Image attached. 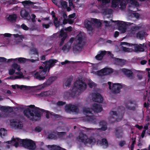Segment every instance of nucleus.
<instances>
[{"label":"nucleus","instance_id":"obj_1","mask_svg":"<svg viewBox=\"0 0 150 150\" xmlns=\"http://www.w3.org/2000/svg\"><path fill=\"white\" fill-rule=\"evenodd\" d=\"M29 107L31 109L28 108L23 111L25 115L32 121H36L40 119L41 117L40 111L44 110L35 107L34 105H31Z\"/></svg>","mask_w":150,"mask_h":150},{"label":"nucleus","instance_id":"obj_2","mask_svg":"<svg viewBox=\"0 0 150 150\" xmlns=\"http://www.w3.org/2000/svg\"><path fill=\"white\" fill-rule=\"evenodd\" d=\"M57 60L54 59H50L48 62L46 61L43 62L45 66L44 69L41 71H40L39 72H36L34 75L35 78L39 80H44L45 78V75L48 69V71L50 70L51 67L52 65L57 62Z\"/></svg>","mask_w":150,"mask_h":150},{"label":"nucleus","instance_id":"obj_3","mask_svg":"<svg viewBox=\"0 0 150 150\" xmlns=\"http://www.w3.org/2000/svg\"><path fill=\"white\" fill-rule=\"evenodd\" d=\"M103 108L100 105L94 103L92 105V108H83V111L86 113V116L92 120L94 118V114L92 113L93 111L98 113L101 112Z\"/></svg>","mask_w":150,"mask_h":150},{"label":"nucleus","instance_id":"obj_4","mask_svg":"<svg viewBox=\"0 0 150 150\" xmlns=\"http://www.w3.org/2000/svg\"><path fill=\"white\" fill-rule=\"evenodd\" d=\"M86 83L82 80H78L75 82L74 83V88L72 91V94L73 96H75L76 93V91L78 89L81 91H83L86 88Z\"/></svg>","mask_w":150,"mask_h":150},{"label":"nucleus","instance_id":"obj_5","mask_svg":"<svg viewBox=\"0 0 150 150\" xmlns=\"http://www.w3.org/2000/svg\"><path fill=\"white\" fill-rule=\"evenodd\" d=\"M17 140L25 148L30 150H34L36 147L35 143L33 140L29 139H17Z\"/></svg>","mask_w":150,"mask_h":150},{"label":"nucleus","instance_id":"obj_6","mask_svg":"<svg viewBox=\"0 0 150 150\" xmlns=\"http://www.w3.org/2000/svg\"><path fill=\"white\" fill-rule=\"evenodd\" d=\"M112 22H114L116 24L118 27V30L120 31L122 33H124L125 32L127 29V26L128 25L127 23H129L125 22L122 21H113L111 20ZM130 25V24H129Z\"/></svg>","mask_w":150,"mask_h":150},{"label":"nucleus","instance_id":"obj_7","mask_svg":"<svg viewBox=\"0 0 150 150\" xmlns=\"http://www.w3.org/2000/svg\"><path fill=\"white\" fill-rule=\"evenodd\" d=\"M112 83L110 82H108V84L109 85V88L110 90L112 89V92L114 93H119L120 91V89L122 88V86L120 83H113L112 87H111Z\"/></svg>","mask_w":150,"mask_h":150},{"label":"nucleus","instance_id":"obj_8","mask_svg":"<svg viewBox=\"0 0 150 150\" xmlns=\"http://www.w3.org/2000/svg\"><path fill=\"white\" fill-rule=\"evenodd\" d=\"M11 126L15 129H21L23 127V124L19 120L12 119L10 120Z\"/></svg>","mask_w":150,"mask_h":150},{"label":"nucleus","instance_id":"obj_9","mask_svg":"<svg viewBox=\"0 0 150 150\" xmlns=\"http://www.w3.org/2000/svg\"><path fill=\"white\" fill-rule=\"evenodd\" d=\"M93 101L96 102L101 103L103 101V99L102 96L98 93H94L92 94Z\"/></svg>","mask_w":150,"mask_h":150},{"label":"nucleus","instance_id":"obj_10","mask_svg":"<svg viewBox=\"0 0 150 150\" xmlns=\"http://www.w3.org/2000/svg\"><path fill=\"white\" fill-rule=\"evenodd\" d=\"M65 109L67 112H76L78 110L77 106L71 104L66 105L65 107Z\"/></svg>","mask_w":150,"mask_h":150},{"label":"nucleus","instance_id":"obj_11","mask_svg":"<svg viewBox=\"0 0 150 150\" xmlns=\"http://www.w3.org/2000/svg\"><path fill=\"white\" fill-rule=\"evenodd\" d=\"M120 70L127 77L130 79H132L133 78V74L131 70L123 68L121 69Z\"/></svg>","mask_w":150,"mask_h":150},{"label":"nucleus","instance_id":"obj_12","mask_svg":"<svg viewBox=\"0 0 150 150\" xmlns=\"http://www.w3.org/2000/svg\"><path fill=\"white\" fill-rule=\"evenodd\" d=\"M116 137L118 138H121L122 137L123 133L122 129L120 127H117L115 129V133Z\"/></svg>","mask_w":150,"mask_h":150},{"label":"nucleus","instance_id":"obj_13","mask_svg":"<svg viewBox=\"0 0 150 150\" xmlns=\"http://www.w3.org/2000/svg\"><path fill=\"white\" fill-rule=\"evenodd\" d=\"M107 123L105 121L102 120L99 122V126L100 127L98 128V130L105 131L107 129Z\"/></svg>","mask_w":150,"mask_h":150},{"label":"nucleus","instance_id":"obj_14","mask_svg":"<svg viewBox=\"0 0 150 150\" xmlns=\"http://www.w3.org/2000/svg\"><path fill=\"white\" fill-rule=\"evenodd\" d=\"M131 46H133L135 51L136 52H143L144 50V47L142 45L139 44V45L137 44H131Z\"/></svg>","mask_w":150,"mask_h":150},{"label":"nucleus","instance_id":"obj_15","mask_svg":"<svg viewBox=\"0 0 150 150\" xmlns=\"http://www.w3.org/2000/svg\"><path fill=\"white\" fill-rule=\"evenodd\" d=\"M20 16L22 17L26 18L27 19H30V18L28 12L24 9H22L21 10Z\"/></svg>","mask_w":150,"mask_h":150},{"label":"nucleus","instance_id":"obj_16","mask_svg":"<svg viewBox=\"0 0 150 150\" xmlns=\"http://www.w3.org/2000/svg\"><path fill=\"white\" fill-rule=\"evenodd\" d=\"M134 101H132L131 100H129L128 102V104H133L135 105V106L131 107L127 105H126L125 106L126 108L130 110H131L133 111H135L136 110V107H137V105L135 103H134Z\"/></svg>","mask_w":150,"mask_h":150},{"label":"nucleus","instance_id":"obj_17","mask_svg":"<svg viewBox=\"0 0 150 150\" xmlns=\"http://www.w3.org/2000/svg\"><path fill=\"white\" fill-rule=\"evenodd\" d=\"M84 25L85 28L88 30L92 32V28L91 24V22L88 20H85L84 21Z\"/></svg>","mask_w":150,"mask_h":150},{"label":"nucleus","instance_id":"obj_18","mask_svg":"<svg viewBox=\"0 0 150 150\" xmlns=\"http://www.w3.org/2000/svg\"><path fill=\"white\" fill-rule=\"evenodd\" d=\"M115 61L117 65L121 66L125 64L126 62V60L117 58H115Z\"/></svg>","mask_w":150,"mask_h":150},{"label":"nucleus","instance_id":"obj_19","mask_svg":"<svg viewBox=\"0 0 150 150\" xmlns=\"http://www.w3.org/2000/svg\"><path fill=\"white\" fill-rule=\"evenodd\" d=\"M87 136L86 134H84L83 133L80 132L79 134V138L82 142L85 143L86 139H87Z\"/></svg>","mask_w":150,"mask_h":150},{"label":"nucleus","instance_id":"obj_20","mask_svg":"<svg viewBox=\"0 0 150 150\" xmlns=\"http://www.w3.org/2000/svg\"><path fill=\"white\" fill-rule=\"evenodd\" d=\"M101 71L104 72L105 75L109 74L113 72L112 69L110 68H105L101 69Z\"/></svg>","mask_w":150,"mask_h":150},{"label":"nucleus","instance_id":"obj_21","mask_svg":"<svg viewBox=\"0 0 150 150\" xmlns=\"http://www.w3.org/2000/svg\"><path fill=\"white\" fill-rule=\"evenodd\" d=\"M57 77L56 76H52L49 77L46 81L47 85H49L54 81L57 79Z\"/></svg>","mask_w":150,"mask_h":150},{"label":"nucleus","instance_id":"obj_22","mask_svg":"<svg viewBox=\"0 0 150 150\" xmlns=\"http://www.w3.org/2000/svg\"><path fill=\"white\" fill-rule=\"evenodd\" d=\"M47 138L49 139L56 140L57 139V136L56 134V131L52 132V133L50 134L48 136Z\"/></svg>","mask_w":150,"mask_h":150},{"label":"nucleus","instance_id":"obj_23","mask_svg":"<svg viewBox=\"0 0 150 150\" xmlns=\"http://www.w3.org/2000/svg\"><path fill=\"white\" fill-rule=\"evenodd\" d=\"M48 146L49 148H50L52 150H66L62 148L59 146H57L54 145H52V146L48 145Z\"/></svg>","mask_w":150,"mask_h":150},{"label":"nucleus","instance_id":"obj_24","mask_svg":"<svg viewBox=\"0 0 150 150\" xmlns=\"http://www.w3.org/2000/svg\"><path fill=\"white\" fill-rule=\"evenodd\" d=\"M96 142V139L94 138L90 137L88 138L87 139L84 143L85 144H91L95 143Z\"/></svg>","mask_w":150,"mask_h":150},{"label":"nucleus","instance_id":"obj_25","mask_svg":"<svg viewBox=\"0 0 150 150\" xmlns=\"http://www.w3.org/2000/svg\"><path fill=\"white\" fill-rule=\"evenodd\" d=\"M17 18V16L15 14H13L10 15L7 18V20L8 21L11 22L16 21Z\"/></svg>","mask_w":150,"mask_h":150},{"label":"nucleus","instance_id":"obj_26","mask_svg":"<svg viewBox=\"0 0 150 150\" xmlns=\"http://www.w3.org/2000/svg\"><path fill=\"white\" fill-rule=\"evenodd\" d=\"M83 47L82 45L76 44L73 47V50L74 52H78L79 50L81 49Z\"/></svg>","mask_w":150,"mask_h":150},{"label":"nucleus","instance_id":"obj_27","mask_svg":"<svg viewBox=\"0 0 150 150\" xmlns=\"http://www.w3.org/2000/svg\"><path fill=\"white\" fill-rule=\"evenodd\" d=\"M7 134V131L4 128L0 129V136L2 138L3 136L6 135Z\"/></svg>","mask_w":150,"mask_h":150},{"label":"nucleus","instance_id":"obj_28","mask_svg":"<svg viewBox=\"0 0 150 150\" xmlns=\"http://www.w3.org/2000/svg\"><path fill=\"white\" fill-rule=\"evenodd\" d=\"M120 0H112L111 3L112 7H116L119 4Z\"/></svg>","mask_w":150,"mask_h":150},{"label":"nucleus","instance_id":"obj_29","mask_svg":"<svg viewBox=\"0 0 150 150\" xmlns=\"http://www.w3.org/2000/svg\"><path fill=\"white\" fill-rule=\"evenodd\" d=\"M56 134L58 139H61L66 134L65 132H58L56 131Z\"/></svg>","mask_w":150,"mask_h":150},{"label":"nucleus","instance_id":"obj_30","mask_svg":"<svg viewBox=\"0 0 150 150\" xmlns=\"http://www.w3.org/2000/svg\"><path fill=\"white\" fill-rule=\"evenodd\" d=\"M73 79V77H70L68 78L65 83V85L67 87H69L71 85V82Z\"/></svg>","mask_w":150,"mask_h":150},{"label":"nucleus","instance_id":"obj_31","mask_svg":"<svg viewBox=\"0 0 150 150\" xmlns=\"http://www.w3.org/2000/svg\"><path fill=\"white\" fill-rule=\"evenodd\" d=\"M92 23L96 24L98 26H100L101 25V23L99 20L96 18H92L91 20Z\"/></svg>","mask_w":150,"mask_h":150},{"label":"nucleus","instance_id":"obj_32","mask_svg":"<svg viewBox=\"0 0 150 150\" xmlns=\"http://www.w3.org/2000/svg\"><path fill=\"white\" fill-rule=\"evenodd\" d=\"M53 22L54 26L56 28L59 27L61 25L60 21H58L57 18H55L54 19Z\"/></svg>","mask_w":150,"mask_h":150},{"label":"nucleus","instance_id":"obj_33","mask_svg":"<svg viewBox=\"0 0 150 150\" xmlns=\"http://www.w3.org/2000/svg\"><path fill=\"white\" fill-rule=\"evenodd\" d=\"M144 31H140L137 33V36L140 39H142L144 37Z\"/></svg>","mask_w":150,"mask_h":150},{"label":"nucleus","instance_id":"obj_34","mask_svg":"<svg viewBox=\"0 0 150 150\" xmlns=\"http://www.w3.org/2000/svg\"><path fill=\"white\" fill-rule=\"evenodd\" d=\"M7 3L9 5L17 4L18 3H21L18 0H10L7 1Z\"/></svg>","mask_w":150,"mask_h":150},{"label":"nucleus","instance_id":"obj_35","mask_svg":"<svg viewBox=\"0 0 150 150\" xmlns=\"http://www.w3.org/2000/svg\"><path fill=\"white\" fill-rule=\"evenodd\" d=\"M1 110L3 111H7L9 110H12V108L10 107H5L4 106H1L0 107Z\"/></svg>","mask_w":150,"mask_h":150},{"label":"nucleus","instance_id":"obj_36","mask_svg":"<svg viewBox=\"0 0 150 150\" xmlns=\"http://www.w3.org/2000/svg\"><path fill=\"white\" fill-rule=\"evenodd\" d=\"M113 11L110 8L106 9L104 10L103 13L105 14H110L112 13Z\"/></svg>","mask_w":150,"mask_h":150},{"label":"nucleus","instance_id":"obj_37","mask_svg":"<svg viewBox=\"0 0 150 150\" xmlns=\"http://www.w3.org/2000/svg\"><path fill=\"white\" fill-rule=\"evenodd\" d=\"M17 59L19 63H24L26 62V59L23 58V57H19L17 58H16V59Z\"/></svg>","mask_w":150,"mask_h":150},{"label":"nucleus","instance_id":"obj_38","mask_svg":"<svg viewBox=\"0 0 150 150\" xmlns=\"http://www.w3.org/2000/svg\"><path fill=\"white\" fill-rule=\"evenodd\" d=\"M31 51L33 52L34 55H39V53L37 49L36 48H33L31 49Z\"/></svg>","mask_w":150,"mask_h":150},{"label":"nucleus","instance_id":"obj_39","mask_svg":"<svg viewBox=\"0 0 150 150\" xmlns=\"http://www.w3.org/2000/svg\"><path fill=\"white\" fill-rule=\"evenodd\" d=\"M40 112L41 114V115H42V113H45V116L47 118L49 119L50 118L49 117V112L47 110H44L43 111H40Z\"/></svg>","mask_w":150,"mask_h":150},{"label":"nucleus","instance_id":"obj_40","mask_svg":"<svg viewBox=\"0 0 150 150\" xmlns=\"http://www.w3.org/2000/svg\"><path fill=\"white\" fill-rule=\"evenodd\" d=\"M77 40L78 41V42L77 44H79L80 45H82L81 43L82 42L83 40L82 36L81 35L77 36Z\"/></svg>","mask_w":150,"mask_h":150},{"label":"nucleus","instance_id":"obj_41","mask_svg":"<svg viewBox=\"0 0 150 150\" xmlns=\"http://www.w3.org/2000/svg\"><path fill=\"white\" fill-rule=\"evenodd\" d=\"M12 67L15 69H17L18 71H20L21 70L20 67L16 64H13Z\"/></svg>","mask_w":150,"mask_h":150},{"label":"nucleus","instance_id":"obj_42","mask_svg":"<svg viewBox=\"0 0 150 150\" xmlns=\"http://www.w3.org/2000/svg\"><path fill=\"white\" fill-rule=\"evenodd\" d=\"M131 4L134 5L136 7H138L139 6V3L136 1L134 0H132L131 1Z\"/></svg>","mask_w":150,"mask_h":150},{"label":"nucleus","instance_id":"obj_43","mask_svg":"<svg viewBox=\"0 0 150 150\" xmlns=\"http://www.w3.org/2000/svg\"><path fill=\"white\" fill-rule=\"evenodd\" d=\"M110 115H112L111 117H110V119H111V118H113V115H115L117 117L118 116L117 114V113L116 111H111L110 112Z\"/></svg>","mask_w":150,"mask_h":150},{"label":"nucleus","instance_id":"obj_44","mask_svg":"<svg viewBox=\"0 0 150 150\" xmlns=\"http://www.w3.org/2000/svg\"><path fill=\"white\" fill-rule=\"evenodd\" d=\"M132 49L126 47H122L123 51L125 52H130L132 51Z\"/></svg>","mask_w":150,"mask_h":150},{"label":"nucleus","instance_id":"obj_45","mask_svg":"<svg viewBox=\"0 0 150 150\" xmlns=\"http://www.w3.org/2000/svg\"><path fill=\"white\" fill-rule=\"evenodd\" d=\"M102 144L103 145L108 146V143L107 140L105 138H103L102 140Z\"/></svg>","mask_w":150,"mask_h":150},{"label":"nucleus","instance_id":"obj_46","mask_svg":"<svg viewBox=\"0 0 150 150\" xmlns=\"http://www.w3.org/2000/svg\"><path fill=\"white\" fill-rule=\"evenodd\" d=\"M21 3L23 5H29L33 3L30 1H24L21 2Z\"/></svg>","mask_w":150,"mask_h":150},{"label":"nucleus","instance_id":"obj_47","mask_svg":"<svg viewBox=\"0 0 150 150\" xmlns=\"http://www.w3.org/2000/svg\"><path fill=\"white\" fill-rule=\"evenodd\" d=\"M88 85L89 87L92 88H93V86H96V83L93 81L90 82L88 83Z\"/></svg>","mask_w":150,"mask_h":150},{"label":"nucleus","instance_id":"obj_48","mask_svg":"<svg viewBox=\"0 0 150 150\" xmlns=\"http://www.w3.org/2000/svg\"><path fill=\"white\" fill-rule=\"evenodd\" d=\"M13 35L15 38H19L21 39L23 38H24L23 36L21 35H20L18 34H13Z\"/></svg>","mask_w":150,"mask_h":150},{"label":"nucleus","instance_id":"obj_49","mask_svg":"<svg viewBox=\"0 0 150 150\" xmlns=\"http://www.w3.org/2000/svg\"><path fill=\"white\" fill-rule=\"evenodd\" d=\"M95 58L96 59L99 60H101L103 59L102 56H101L100 54L96 55L95 57Z\"/></svg>","mask_w":150,"mask_h":150},{"label":"nucleus","instance_id":"obj_50","mask_svg":"<svg viewBox=\"0 0 150 150\" xmlns=\"http://www.w3.org/2000/svg\"><path fill=\"white\" fill-rule=\"evenodd\" d=\"M61 4L63 7H66L67 6V3L65 1H62L61 2Z\"/></svg>","mask_w":150,"mask_h":150},{"label":"nucleus","instance_id":"obj_51","mask_svg":"<svg viewBox=\"0 0 150 150\" xmlns=\"http://www.w3.org/2000/svg\"><path fill=\"white\" fill-rule=\"evenodd\" d=\"M16 87H17V88H20V89H22L23 88H27V86H26L23 85H21V86H19L18 85H16Z\"/></svg>","mask_w":150,"mask_h":150},{"label":"nucleus","instance_id":"obj_52","mask_svg":"<svg viewBox=\"0 0 150 150\" xmlns=\"http://www.w3.org/2000/svg\"><path fill=\"white\" fill-rule=\"evenodd\" d=\"M66 104V102H63L62 101H59L57 102V104L58 105L61 106L64 105Z\"/></svg>","mask_w":150,"mask_h":150},{"label":"nucleus","instance_id":"obj_53","mask_svg":"<svg viewBox=\"0 0 150 150\" xmlns=\"http://www.w3.org/2000/svg\"><path fill=\"white\" fill-rule=\"evenodd\" d=\"M42 130V128L39 126L36 127L35 128V131L38 132H40Z\"/></svg>","mask_w":150,"mask_h":150},{"label":"nucleus","instance_id":"obj_54","mask_svg":"<svg viewBox=\"0 0 150 150\" xmlns=\"http://www.w3.org/2000/svg\"><path fill=\"white\" fill-rule=\"evenodd\" d=\"M140 27L138 26H133L131 28V29L133 31H135L139 29Z\"/></svg>","mask_w":150,"mask_h":150},{"label":"nucleus","instance_id":"obj_55","mask_svg":"<svg viewBox=\"0 0 150 150\" xmlns=\"http://www.w3.org/2000/svg\"><path fill=\"white\" fill-rule=\"evenodd\" d=\"M21 27L22 29L25 30H28V28L24 24H23Z\"/></svg>","mask_w":150,"mask_h":150},{"label":"nucleus","instance_id":"obj_56","mask_svg":"<svg viewBox=\"0 0 150 150\" xmlns=\"http://www.w3.org/2000/svg\"><path fill=\"white\" fill-rule=\"evenodd\" d=\"M31 16L32 17V18L31 19V20L33 23H34L36 22V20H35V18L36 17V16L34 14H32L31 15Z\"/></svg>","mask_w":150,"mask_h":150},{"label":"nucleus","instance_id":"obj_57","mask_svg":"<svg viewBox=\"0 0 150 150\" xmlns=\"http://www.w3.org/2000/svg\"><path fill=\"white\" fill-rule=\"evenodd\" d=\"M102 3L103 5H105L110 2V0H102Z\"/></svg>","mask_w":150,"mask_h":150},{"label":"nucleus","instance_id":"obj_58","mask_svg":"<svg viewBox=\"0 0 150 150\" xmlns=\"http://www.w3.org/2000/svg\"><path fill=\"white\" fill-rule=\"evenodd\" d=\"M50 114L51 115L54 116L56 118H59L60 117L59 115L54 113L52 112Z\"/></svg>","mask_w":150,"mask_h":150},{"label":"nucleus","instance_id":"obj_59","mask_svg":"<svg viewBox=\"0 0 150 150\" xmlns=\"http://www.w3.org/2000/svg\"><path fill=\"white\" fill-rule=\"evenodd\" d=\"M103 23H104L105 24V26H106V27H109V26H110V21H103Z\"/></svg>","mask_w":150,"mask_h":150},{"label":"nucleus","instance_id":"obj_60","mask_svg":"<svg viewBox=\"0 0 150 150\" xmlns=\"http://www.w3.org/2000/svg\"><path fill=\"white\" fill-rule=\"evenodd\" d=\"M97 73L98 75L99 76H102L103 75H105L104 72H103L101 71V69L100 71H97Z\"/></svg>","mask_w":150,"mask_h":150},{"label":"nucleus","instance_id":"obj_61","mask_svg":"<svg viewBox=\"0 0 150 150\" xmlns=\"http://www.w3.org/2000/svg\"><path fill=\"white\" fill-rule=\"evenodd\" d=\"M15 72V71L14 69H10L9 71V74L10 75H13Z\"/></svg>","mask_w":150,"mask_h":150},{"label":"nucleus","instance_id":"obj_62","mask_svg":"<svg viewBox=\"0 0 150 150\" xmlns=\"http://www.w3.org/2000/svg\"><path fill=\"white\" fill-rule=\"evenodd\" d=\"M16 139L14 138L13 137L11 139L10 141H8L6 142V143H7L8 144H11L12 142H15Z\"/></svg>","mask_w":150,"mask_h":150},{"label":"nucleus","instance_id":"obj_63","mask_svg":"<svg viewBox=\"0 0 150 150\" xmlns=\"http://www.w3.org/2000/svg\"><path fill=\"white\" fill-rule=\"evenodd\" d=\"M7 59L4 57H0V62H6Z\"/></svg>","mask_w":150,"mask_h":150},{"label":"nucleus","instance_id":"obj_64","mask_svg":"<svg viewBox=\"0 0 150 150\" xmlns=\"http://www.w3.org/2000/svg\"><path fill=\"white\" fill-rule=\"evenodd\" d=\"M76 13H73L69 15L68 17L69 18H74L76 16Z\"/></svg>","mask_w":150,"mask_h":150}]
</instances>
